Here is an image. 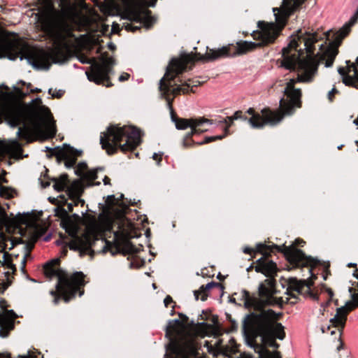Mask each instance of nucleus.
Returning a JSON list of instances; mask_svg holds the SVG:
<instances>
[{
    "label": "nucleus",
    "mask_w": 358,
    "mask_h": 358,
    "mask_svg": "<svg viewBox=\"0 0 358 358\" xmlns=\"http://www.w3.org/2000/svg\"><path fill=\"white\" fill-rule=\"evenodd\" d=\"M275 292L274 280L272 278L266 279L259 287L262 302L265 304L274 305L278 303V300L273 296Z\"/></svg>",
    "instance_id": "19"
},
{
    "label": "nucleus",
    "mask_w": 358,
    "mask_h": 358,
    "mask_svg": "<svg viewBox=\"0 0 358 358\" xmlns=\"http://www.w3.org/2000/svg\"><path fill=\"white\" fill-rule=\"evenodd\" d=\"M240 358H252V356L249 355H243Z\"/></svg>",
    "instance_id": "54"
},
{
    "label": "nucleus",
    "mask_w": 358,
    "mask_h": 358,
    "mask_svg": "<svg viewBox=\"0 0 358 358\" xmlns=\"http://www.w3.org/2000/svg\"><path fill=\"white\" fill-rule=\"evenodd\" d=\"M353 275L358 279V270L354 271Z\"/></svg>",
    "instance_id": "56"
},
{
    "label": "nucleus",
    "mask_w": 358,
    "mask_h": 358,
    "mask_svg": "<svg viewBox=\"0 0 358 358\" xmlns=\"http://www.w3.org/2000/svg\"><path fill=\"white\" fill-rule=\"evenodd\" d=\"M6 56L10 59L18 57L21 59H27L35 68H48L50 61L55 64L64 63L69 57L68 52L60 47L47 52L43 48L30 47L17 39L0 36V57Z\"/></svg>",
    "instance_id": "5"
},
{
    "label": "nucleus",
    "mask_w": 358,
    "mask_h": 358,
    "mask_svg": "<svg viewBox=\"0 0 358 358\" xmlns=\"http://www.w3.org/2000/svg\"><path fill=\"white\" fill-rule=\"evenodd\" d=\"M80 60L83 64H92L91 72L87 73L90 81L108 87L113 86L109 76L113 71V66L115 64V60L113 57H109L107 52L103 53L99 57V62L95 57H92L90 60L85 59H80Z\"/></svg>",
    "instance_id": "13"
},
{
    "label": "nucleus",
    "mask_w": 358,
    "mask_h": 358,
    "mask_svg": "<svg viewBox=\"0 0 358 358\" xmlns=\"http://www.w3.org/2000/svg\"><path fill=\"white\" fill-rule=\"evenodd\" d=\"M255 271L262 273L267 277H271L276 273L275 264L264 256L259 259L255 263Z\"/></svg>",
    "instance_id": "23"
},
{
    "label": "nucleus",
    "mask_w": 358,
    "mask_h": 358,
    "mask_svg": "<svg viewBox=\"0 0 358 358\" xmlns=\"http://www.w3.org/2000/svg\"><path fill=\"white\" fill-rule=\"evenodd\" d=\"M275 22L259 21V30L254 31L251 36L258 43L247 41H239L236 45L229 44L218 49H210L207 47L205 55L196 52V59L201 62H213L222 58L235 57L252 52L257 48L268 46L275 43L286 25L287 15L285 14H275Z\"/></svg>",
    "instance_id": "2"
},
{
    "label": "nucleus",
    "mask_w": 358,
    "mask_h": 358,
    "mask_svg": "<svg viewBox=\"0 0 358 358\" xmlns=\"http://www.w3.org/2000/svg\"><path fill=\"white\" fill-rule=\"evenodd\" d=\"M171 110V120L175 123L178 129H191V131L187 134H199L211 131L214 128V124L217 122H213V119L205 117L195 118H182L177 116L173 109Z\"/></svg>",
    "instance_id": "14"
},
{
    "label": "nucleus",
    "mask_w": 358,
    "mask_h": 358,
    "mask_svg": "<svg viewBox=\"0 0 358 358\" xmlns=\"http://www.w3.org/2000/svg\"><path fill=\"white\" fill-rule=\"evenodd\" d=\"M130 77V75L127 73H122L119 77V81L124 82L128 80Z\"/></svg>",
    "instance_id": "43"
},
{
    "label": "nucleus",
    "mask_w": 358,
    "mask_h": 358,
    "mask_svg": "<svg viewBox=\"0 0 358 358\" xmlns=\"http://www.w3.org/2000/svg\"><path fill=\"white\" fill-rule=\"evenodd\" d=\"M120 31V25L117 23L113 22L112 24V32L117 34Z\"/></svg>",
    "instance_id": "44"
},
{
    "label": "nucleus",
    "mask_w": 358,
    "mask_h": 358,
    "mask_svg": "<svg viewBox=\"0 0 358 358\" xmlns=\"http://www.w3.org/2000/svg\"><path fill=\"white\" fill-rule=\"evenodd\" d=\"M61 10H54L44 20L43 29L53 38L65 42L68 38L77 39L73 34L74 26L79 25L83 17L77 3L61 0Z\"/></svg>",
    "instance_id": "6"
},
{
    "label": "nucleus",
    "mask_w": 358,
    "mask_h": 358,
    "mask_svg": "<svg viewBox=\"0 0 358 358\" xmlns=\"http://www.w3.org/2000/svg\"><path fill=\"white\" fill-rule=\"evenodd\" d=\"M68 208H69V210L71 211L73 210V207H72V204L71 203H69L68 204Z\"/></svg>",
    "instance_id": "59"
},
{
    "label": "nucleus",
    "mask_w": 358,
    "mask_h": 358,
    "mask_svg": "<svg viewBox=\"0 0 358 358\" xmlns=\"http://www.w3.org/2000/svg\"><path fill=\"white\" fill-rule=\"evenodd\" d=\"M324 47V44H321L320 47V50H322Z\"/></svg>",
    "instance_id": "62"
},
{
    "label": "nucleus",
    "mask_w": 358,
    "mask_h": 358,
    "mask_svg": "<svg viewBox=\"0 0 358 358\" xmlns=\"http://www.w3.org/2000/svg\"><path fill=\"white\" fill-rule=\"evenodd\" d=\"M84 178L90 180H94L96 178V171L95 170L87 171L83 174Z\"/></svg>",
    "instance_id": "38"
},
{
    "label": "nucleus",
    "mask_w": 358,
    "mask_h": 358,
    "mask_svg": "<svg viewBox=\"0 0 358 358\" xmlns=\"http://www.w3.org/2000/svg\"><path fill=\"white\" fill-rule=\"evenodd\" d=\"M345 306L350 312L358 307V293L352 295V300L345 303Z\"/></svg>",
    "instance_id": "31"
},
{
    "label": "nucleus",
    "mask_w": 358,
    "mask_h": 358,
    "mask_svg": "<svg viewBox=\"0 0 358 358\" xmlns=\"http://www.w3.org/2000/svg\"><path fill=\"white\" fill-rule=\"evenodd\" d=\"M31 83H29V84L27 85V87H31Z\"/></svg>",
    "instance_id": "64"
},
{
    "label": "nucleus",
    "mask_w": 358,
    "mask_h": 358,
    "mask_svg": "<svg viewBox=\"0 0 358 358\" xmlns=\"http://www.w3.org/2000/svg\"><path fill=\"white\" fill-rule=\"evenodd\" d=\"M55 215L60 218H65L67 216L66 210L62 206H57L55 208Z\"/></svg>",
    "instance_id": "35"
},
{
    "label": "nucleus",
    "mask_w": 358,
    "mask_h": 358,
    "mask_svg": "<svg viewBox=\"0 0 358 358\" xmlns=\"http://www.w3.org/2000/svg\"><path fill=\"white\" fill-rule=\"evenodd\" d=\"M164 305L166 307H167L169 304L173 303V299L170 296H166L164 301Z\"/></svg>",
    "instance_id": "46"
},
{
    "label": "nucleus",
    "mask_w": 358,
    "mask_h": 358,
    "mask_svg": "<svg viewBox=\"0 0 358 358\" xmlns=\"http://www.w3.org/2000/svg\"><path fill=\"white\" fill-rule=\"evenodd\" d=\"M356 64L358 66V57L356 59ZM352 67L353 69V71L355 72V78L354 80V83L352 84V87H354L357 89H358V70L356 64H352Z\"/></svg>",
    "instance_id": "36"
},
{
    "label": "nucleus",
    "mask_w": 358,
    "mask_h": 358,
    "mask_svg": "<svg viewBox=\"0 0 358 358\" xmlns=\"http://www.w3.org/2000/svg\"><path fill=\"white\" fill-rule=\"evenodd\" d=\"M157 0H134L129 8L127 18L131 22L124 23L123 27L128 31L135 32L140 30L141 25L147 29L152 27L157 19L152 15L148 7H154Z\"/></svg>",
    "instance_id": "11"
},
{
    "label": "nucleus",
    "mask_w": 358,
    "mask_h": 358,
    "mask_svg": "<svg viewBox=\"0 0 358 358\" xmlns=\"http://www.w3.org/2000/svg\"><path fill=\"white\" fill-rule=\"evenodd\" d=\"M355 78V76L354 75V76H350L349 74L345 76L343 78V83L347 85V86H352V84L354 83V80Z\"/></svg>",
    "instance_id": "37"
},
{
    "label": "nucleus",
    "mask_w": 358,
    "mask_h": 358,
    "mask_svg": "<svg viewBox=\"0 0 358 358\" xmlns=\"http://www.w3.org/2000/svg\"><path fill=\"white\" fill-rule=\"evenodd\" d=\"M22 156L21 145L15 140H0V157L20 159Z\"/></svg>",
    "instance_id": "18"
},
{
    "label": "nucleus",
    "mask_w": 358,
    "mask_h": 358,
    "mask_svg": "<svg viewBox=\"0 0 358 358\" xmlns=\"http://www.w3.org/2000/svg\"><path fill=\"white\" fill-rule=\"evenodd\" d=\"M49 200L52 203H55L56 201H57V199H55V198H51L50 197L49 198Z\"/></svg>",
    "instance_id": "53"
},
{
    "label": "nucleus",
    "mask_w": 358,
    "mask_h": 358,
    "mask_svg": "<svg viewBox=\"0 0 358 358\" xmlns=\"http://www.w3.org/2000/svg\"><path fill=\"white\" fill-rule=\"evenodd\" d=\"M166 335L173 343H176L178 353L182 358H189L196 353V345L194 338L189 334V328L182 322L175 320L169 322Z\"/></svg>",
    "instance_id": "12"
},
{
    "label": "nucleus",
    "mask_w": 358,
    "mask_h": 358,
    "mask_svg": "<svg viewBox=\"0 0 358 358\" xmlns=\"http://www.w3.org/2000/svg\"><path fill=\"white\" fill-rule=\"evenodd\" d=\"M251 327L255 334L262 337V342L267 345L278 348L275 339L285 338L284 327L276 322L274 313L268 310L260 315H250Z\"/></svg>",
    "instance_id": "10"
},
{
    "label": "nucleus",
    "mask_w": 358,
    "mask_h": 358,
    "mask_svg": "<svg viewBox=\"0 0 358 358\" xmlns=\"http://www.w3.org/2000/svg\"><path fill=\"white\" fill-rule=\"evenodd\" d=\"M141 136H102L101 147L108 154H113L119 147L122 151L131 150L141 143Z\"/></svg>",
    "instance_id": "15"
},
{
    "label": "nucleus",
    "mask_w": 358,
    "mask_h": 358,
    "mask_svg": "<svg viewBox=\"0 0 358 358\" xmlns=\"http://www.w3.org/2000/svg\"><path fill=\"white\" fill-rule=\"evenodd\" d=\"M350 311L344 305L336 309L335 315L330 319L329 322L331 326L338 329L339 338L341 336L342 331L345 327L347 315Z\"/></svg>",
    "instance_id": "22"
},
{
    "label": "nucleus",
    "mask_w": 358,
    "mask_h": 358,
    "mask_svg": "<svg viewBox=\"0 0 358 358\" xmlns=\"http://www.w3.org/2000/svg\"><path fill=\"white\" fill-rule=\"evenodd\" d=\"M17 194V192L15 189L7 187H0V196L8 199L13 198Z\"/></svg>",
    "instance_id": "28"
},
{
    "label": "nucleus",
    "mask_w": 358,
    "mask_h": 358,
    "mask_svg": "<svg viewBox=\"0 0 358 358\" xmlns=\"http://www.w3.org/2000/svg\"><path fill=\"white\" fill-rule=\"evenodd\" d=\"M6 119L11 127H19L16 134H57L56 121L39 97L29 104L8 110Z\"/></svg>",
    "instance_id": "4"
},
{
    "label": "nucleus",
    "mask_w": 358,
    "mask_h": 358,
    "mask_svg": "<svg viewBox=\"0 0 358 358\" xmlns=\"http://www.w3.org/2000/svg\"><path fill=\"white\" fill-rule=\"evenodd\" d=\"M67 185V176L64 175L61 176L59 178L57 179L54 183V188L58 191H62L64 189Z\"/></svg>",
    "instance_id": "29"
},
{
    "label": "nucleus",
    "mask_w": 358,
    "mask_h": 358,
    "mask_svg": "<svg viewBox=\"0 0 358 358\" xmlns=\"http://www.w3.org/2000/svg\"><path fill=\"white\" fill-rule=\"evenodd\" d=\"M152 158H153L154 160L157 161V164H159V162L162 160V155L161 154L155 153L153 155V156H152Z\"/></svg>",
    "instance_id": "47"
},
{
    "label": "nucleus",
    "mask_w": 358,
    "mask_h": 358,
    "mask_svg": "<svg viewBox=\"0 0 358 358\" xmlns=\"http://www.w3.org/2000/svg\"><path fill=\"white\" fill-rule=\"evenodd\" d=\"M182 91L181 93L182 94H187L189 92V87L184 86L183 84L182 85Z\"/></svg>",
    "instance_id": "50"
},
{
    "label": "nucleus",
    "mask_w": 358,
    "mask_h": 358,
    "mask_svg": "<svg viewBox=\"0 0 358 358\" xmlns=\"http://www.w3.org/2000/svg\"><path fill=\"white\" fill-rule=\"evenodd\" d=\"M324 37L317 32L311 33L299 29L291 36L288 45L282 50L283 60L282 66L289 71H297L296 79L292 78L287 83L285 89L286 99L280 101L279 109L274 111L282 116L293 115L296 108L302 106V93L295 88L296 83H311L317 73L319 61L315 54V44L323 40Z\"/></svg>",
    "instance_id": "1"
},
{
    "label": "nucleus",
    "mask_w": 358,
    "mask_h": 358,
    "mask_svg": "<svg viewBox=\"0 0 358 358\" xmlns=\"http://www.w3.org/2000/svg\"><path fill=\"white\" fill-rule=\"evenodd\" d=\"M110 181V178L107 176H105V178L103 180L104 185H109Z\"/></svg>",
    "instance_id": "51"
},
{
    "label": "nucleus",
    "mask_w": 358,
    "mask_h": 358,
    "mask_svg": "<svg viewBox=\"0 0 358 358\" xmlns=\"http://www.w3.org/2000/svg\"><path fill=\"white\" fill-rule=\"evenodd\" d=\"M346 64L348 65L347 69H345L344 67H341V66L338 69V73L341 76H342L343 78L345 76L348 75L351 71H353V69L352 67V63H351L350 61L348 60V61H346Z\"/></svg>",
    "instance_id": "34"
},
{
    "label": "nucleus",
    "mask_w": 358,
    "mask_h": 358,
    "mask_svg": "<svg viewBox=\"0 0 358 358\" xmlns=\"http://www.w3.org/2000/svg\"><path fill=\"white\" fill-rule=\"evenodd\" d=\"M107 219L101 216L99 222L92 216L85 218V231L81 237L75 238L71 243V247L76 248L81 251H87L94 247L96 242L103 245L110 243L103 238V232L110 231L114 224H117L118 230L114 233V243L117 244L121 239L131 237L133 226L124 217V209L118 206H113L109 212Z\"/></svg>",
    "instance_id": "3"
},
{
    "label": "nucleus",
    "mask_w": 358,
    "mask_h": 358,
    "mask_svg": "<svg viewBox=\"0 0 358 358\" xmlns=\"http://www.w3.org/2000/svg\"><path fill=\"white\" fill-rule=\"evenodd\" d=\"M217 139L221 140L222 139V136H215L207 137V138H205L204 143H209V142L215 141ZM202 143H203V142L198 143V144H202Z\"/></svg>",
    "instance_id": "42"
},
{
    "label": "nucleus",
    "mask_w": 358,
    "mask_h": 358,
    "mask_svg": "<svg viewBox=\"0 0 358 358\" xmlns=\"http://www.w3.org/2000/svg\"><path fill=\"white\" fill-rule=\"evenodd\" d=\"M108 25H106V24H103L101 26V32L103 35L106 34V33L108 31Z\"/></svg>",
    "instance_id": "48"
},
{
    "label": "nucleus",
    "mask_w": 358,
    "mask_h": 358,
    "mask_svg": "<svg viewBox=\"0 0 358 358\" xmlns=\"http://www.w3.org/2000/svg\"><path fill=\"white\" fill-rule=\"evenodd\" d=\"M338 93V91L337 90V89L335 87H333V89L328 94V98H329V101H333L334 95Z\"/></svg>",
    "instance_id": "41"
},
{
    "label": "nucleus",
    "mask_w": 358,
    "mask_h": 358,
    "mask_svg": "<svg viewBox=\"0 0 358 358\" xmlns=\"http://www.w3.org/2000/svg\"><path fill=\"white\" fill-rule=\"evenodd\" d=\"M313 285L312 279L298 280L292 279L289 282V288L299 294L308 292Z\"/></svg>",
    "instance_id": "24"
},
{
    "label": "nucleus",
    "mask_w": 358,
    "mask_h": 358,
    "mask_svg": "<svg viewBox=\"0 0 358 358\" xmlns=\"http://www.w3.org/2000/svg\"><path fill=\"white\" fill-rule=\"evenodd\" d=\"M266 249V247L265 245L259 244V245H257V248L255 249L251 248L249 247L244 248L243 252L252 256V255H255L257 252L265 254Z\"/></svg>",
    "instance_id": "27"
},
{
    "label": "nucleus",
    "mask_w": 358,
    "mask_h": 358,
    "mask_svg": "<svg viewBox=\"0 0 358 358\" xmlns=\"http://www.w3.org/2000/svg\"><path fill=\"white\" fill-rule=\"evenodd\" d=\"M322 36H326V38H327V39H329V36H330V34H329V32L324 33V34H322Z\"/></svg>",
    "instance_id": "57"
},
{
    "label": "nucleus",
    "mask_w": 358,
    "mask_h": 358,
    "mask_svg": "<svg viewBox=\"0 0 358 358\" xmlns=\"http://www.w3.org/2000/svg\"><path fill=\"white\" fill-rule=\"evenodd\" d=\"M2 182H6V180L3 176H0V184Z\"/></svg>",
    "instance_id": "52"
},
{
    "label": "nucleus",
    "mask_w": 358,
    "mask_h": 358,
    "mask_svg": "<svg viewBox=\"0 0 358 358\" xmlns=\"http://www.w3.org/2000/svg\"><path fill=\"white\" fill-rule=\"evenodd\" d=\"M199 60L196 59V53L194 55L185 53L180 55L179 57L172 58L169 62L165 74L159 81V90L162 97L166 100L170 109L173 108V98H171L170 95L172 94L175 97L180 94L182 91V87L176 83L173 84V82L178 75L187 70H192L195 62Z\"/></svg>",
    "instance_id": "8"
},
{
    "label": "nucleus",
    "mask_w": 358,
    "mask_h": 358,
    "mask_svg": "<svg viewBox=\"0 0 358 358\" xmlns=\"http://www.w3.org/2000/svg\"><path fill=\"white\" fill-rule=\"evenodd\" d=\"M17 315L13 310H3L0 313V336H7L8 332L13 329L14 320Z\"/></svg>",
    "instance_id": "21"
},
{
    "label": "nucleus",
    "mask_w": 358,
    "mask_h": 358,
    "mask_svg": "<svg viewBox=\"0 0 358 358\" xmlns=\"http://www.w3.org/2000/svg\"><path fill=\"white\" fill-rule=\"evenodd\" d=\"M192 136H186L184 139V145L185 146L190 145L193 140L192 139Z\"/></svg>",
    "instance_id": "45"
},
{
    "label": "nucleus",
    "mask_w": 358,
    "mask_h": 358,
    "mask_svg": "<svg viewBox=\"0 0 358 358\" xmlns=\"http://www.w3.org/2000/svg\"><path fill=\"white\" fill-rule=\"evenodd\" d=\"M358 16L355 15L349 21L345 24L337 33L334 34V45H331L324 52V59H326L325 66L331 67L335 60L336 55L338 54V45H341L342 40L346 37L351 30V27L356 22Z\"/></svg>",
    "instance_id": "16"
},
{
    "label": "nucleus",
    "mask_w": 358,
    "mask_h": 358,
    "mask_svg": "<svg viewBox=\"0 0 358 358\" xmlns=\"http://www.w3.org/2000/svg\"><path fill=\"white\" fill-rule=\"evenodd\" d=\"M87 37V35L84 34V35H80V38H82V39H84Z\"/></svg>",
    "instance_id": "61"
},
{
    "label": "nucleus",
    "mask_w": 358,
    "mask_h": 358,
    "mask_svg": "<svg viewBox=\"0 0 358 358\" xmlns=\"http://www.w3.org/2000/svg\"><path fill=\"white\" fill-rule=\"evenodd\" d=\"M341 347H342V343H341L340 346L338 347V350H340L341 348Z\"/></svg>",
    "instance_id": "63"
},
{
    "label": "nucleus",
    "mask_w": 358,
    "mask_h": 358,
    "mask_svg": "<svg viewBox=\"0 0 358 358\" xmlns=\"http://www.w3.org/2000/svg\"><path fill=\"white\" fill-rule=\"evenodd\" d=\"M245 305L248 307H253L256 309H260L262 307V304L259 302L257 299L252 297H247Z\"/></svg>",
    "instance_id": "32"
},
{
    "label": "nucleus",
    "mask_w": 358,
    "mask_h": 358,
    "mask_svg": "<svg viewBox=\"0 0 358 358\" xmlns=\"http://www.w3.org/2000/svg\"><path fill=\"white\" fill-rule=\"evenodd\" d=\"M67 191L69 196L71 198L77 199L75 202L76 205H78L79 202H81L82 203H83V201L78 199V197L80 196L83 191L80 182L78 180L73 181L68 187Z\"/></svg>",
    "instance_id": "25"
},
{
    "label": "nucleus",
    "mask_w": 358,
    "mask_h": 358,
    "mask_svg": "<svg viewBox=\"0 0 358 358\" xmlns=\"http://www.w3.org/2000/svg\"><path fill=\"white\" fill-rule=\"evenodd\" d=\"M41 92V90L38 89V88H36L34 90H31V93H35V92Z\"/></svg>",
    "instance_id": "55"
},
{
    "label": "nucleus",
    "mask_w": 358,
    "mask_h": 358,
    "mask_svg": "<svg viewBox=\"0 0 358 358\" xmlns=\"http://www.w3.org/2000/svg\"><path fill=\"white\" fill-rule=\"evenodd\" d=\"M213 120V122H217L214 124V127H220L224 131L223 134H229L230 129L234 125L235 120L248 121L251 127L262 129L267 125H276L282 120V116L268 108L262 109V114L257 113L253 108H250L245 112L236 110L231 116L217 117Z\"/></svg>",
    "instance_id": "9"
},
{
    "label": "nucleus",
    "mask_w": 358,
    "mask_h": 358,
    "mask_svg": "<svg viewBox=\"0 0 358 358\" xmlns=\"http://www.w3.org/2000/svg\"><path fill=\"white\" fill-rule=\"evenodd\" d=\"M206 81V80L201 82L196 78H189L183 83V85L186 86L187 87H197V86L202 85ZM190 92H193V93L194 92V91L193 90L192 88H191Z\"/></svg>",
    "instance_id": "33"
},
{
    "label": "nucleus",
    "mask_w": 358,
    "mask_h": 358,
    "mask_svg": "<svg viewBox=\"0 0 358 358\" xmlns=\"http://www.w3.org/2000/svg\"><path fill=\"white\" fill-rule=\"evenodd\" d=\"M64 227L66 229V231L72 236L76 235L78 232V227L75 223L72 221L66 220L64 222Z\"/></svg>",
    "instance_id": "30"
},
{
    "label": "nucleus",
    "mask_w": 358,
    "mask_h": 358,
    "mask_svg": "<svg viewBox=\"0 0 358 358\" xmlns=\"http://www.w3.org/2000/svg\"><path fill=\"white\" fill-rule=\"evenodd\" d=\"M59 259H55L44 265L45 275L50 278L57 277L58 279L57 290L50 292L54 297L55 303H58L60 296L66 302L69 301L85 283V275L82 272L68 274L59 268Z\"/></svg>",
    "instance_id": "7"
},
{
    "label": "nucleus",
    "mask_w": 358,
    "mask_h": 358,
    "mask_svg": "<svg viewBox=\"0 0 358 358\" xmlns=\"http://www.w3.org/2000/svg\"><path fill=\"white\" fill-rule=\"evenodd\" d=\"M213 284L208 283L206 287H201V288L194 292V296L196 300L201 299V301H205L207 299L208 294L206 293V289H210L213 287Z\"/></svg>",
    "instance_id": "26"
},
{
    "label": "nucleus",
    "mask_w": 358,
    "mask_h": 358,
    "mask_svg": "<svg viewBox=\"0 0 358 358\" xmlns=\"http://www.w3.org/2000/svg\"><path fill=\"white\" fill-rule=\"evenodd\" d=\"M48 93L53 97V98H57V99H59L61 98L64 94V91L62 90H55L54 92L52 91V89H50L48 90Z\"/></svg>",
    "instance_id": "39"
},
{
    "label": "nucleus",
    "mask_w": 358,
    "mask_h": 358,
    "mask_svg": "<svg viewBox=\"0 0 358 358\" xmlns=\"http://www.w3.org/2000/svg\"><path fill=\"white\" fill-rule=\"evenodd\" d=\"M285 253L288 260L299 266L310 267L308 272L311 273L312 267L315 264V262L310 257H306L304 253L294 246L286 248Z\"/></svg>",
    "instance_id": "17"
},
{
    "label": "nucleus",
    "mask_w": 358,
    "mask_h": 358,
    "mask_svg": "<svg viewBox=\"0 0 358 358\" xmlns=\"http://www.w3.org/2000/svg\"><path fill=\"white\" fill-rule=\"evenodd\" d=\"M100 134L135 135L144 134L140 128L133 125L120 127L118 124H110L106 131L101 132Z\"/></svg>",
    "instance_id": "20"
},
{
    "label": "nucleus",
    "mask_w": 358,
    "mask_h": 358,
    "mask_svg": "<svg viewBox=\"0 0 358 358\" xmlns=\"http://www.w3.org/2000/svg\"><path fill=\"white\" fill-rule=\"evenodd\" d=\"M26 140L27 141H31L35 140L44 141L49 136H26Z\"/></svg>",
    "instance_id": "40"
},
{
    "label": "nucleus",
    "mask_w": 358,
    "mask_h": 358,
    "mask_svg": "<svg viewBox=\"0 0 358 358\" xmlns=\"http://www.w3.org/2000/svg\"><path fill=\"white\" fill-rule=\"evenodd\" d=\"M0 358H8V356L7 355L0 353Z\"/></svg>",
    "instance_id": "58"
},
{
    "label": "nucleus",
    "mask_w": 358,
    "mask_h": 358,
    "mask_svg": "<svg viewBox=\"0 0 358 358\" xmlns=\"http://www.w3.org/2000/svg\"><path fill=\"white\" fill-rule=\"evenodd\" d=\"M92 40L93 41V43H94V44H95V45H98V44H99V43H100V41H99V37L95 38V36H92Z\"/></svg>",
    "instance_id": "49"
},
{
    "label": "nucleus",
    "mask_w": 358,
    "mask_h": 358,
    "mask_svg": "<svg viewBox=\"0 0 358 358\" xmlns=\"http://www.w3.org/2000/svg\"><path fill=\"white\" fill-rule=\"evenodd\" d=\"M101 49H102V47H99L97 50H96V53H100L101 51Z\"/></svg>",
    "instance_id": "60"
}]
</instances>
